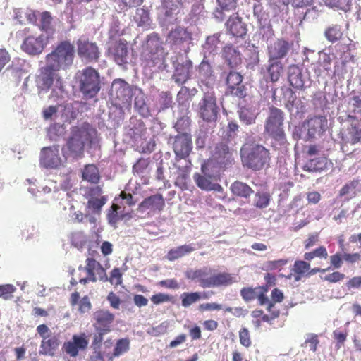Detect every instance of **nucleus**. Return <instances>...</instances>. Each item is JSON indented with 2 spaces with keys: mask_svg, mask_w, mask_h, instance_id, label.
Returning <instances> with one entry per match:
<instances>
[{
  "mask_svg": "<svg viewBox=\"0 0 361 361\" xmlns=\"http://www.w3.org/2000/svg\"><path fill=\"white\" fill-rule=\"evenodd\" d=\"M75 53L74 45L68 40H63L59 42L46 55L45 64L40 68L39 75L43 88L49 89L58 76L56 73L61 70H66L73 65Z\"/></svg>",
  "mask_w": 361,
  "mask_h": 361,
  "instance_id": "1",
  "label": "nucleus"
},
{
  "mask_svg": "<svg viewBox=\"0 0 361 361\" xmlns=\"http://www.w3.org/2000/svg\"><path fill=\"white\" fill-rule=\"evenodd\" d=\"M241 160L245 167L258 171L269 166L271 154L262 145H251L241 149Z\"/></svg>",
  "mask_w": 361,
  "mask_h": 361,
  "instance_id": "2",
  "label": "nucleus"
},
{
  "mask_svg": "<svg viewBox=\"0 0 361 361\" xmlns=\"http://www.w3.org/2000/svg\"><path fill=\"white\" fill-rule=\"evenodd\" d=\"M347 125L342 128L338 134L341 149L349 154L354 151L353 147L361 144V126L354 116H348Z\"/></svg>",
  "mask_w": 361,
  "mask_h": 361,
  "instance_id": "3",
  "label": "nucleus"
},
{
  "mask_svg": "<svg viewBox=\"0 0 361 361\" xmlns=\"http://www.w3.org/2000/svg\"><path fill=\"white\" fill-rule=\"evenodd\" d=\"M285 113L274 106L268 109V114L264 121V133L275 141L283 143L286 140L284 131Z\"/></svg>",
  "mask_w": 361,
  "mask_h": 361,
  "instance_id": "4",
  "label": "nucleus"
},
{
  "mask_svg": "<svg viewBox=\"0 0 361 361\" xmlns=\"http://www.w3.org/2000/svg\"><path fill=\"white\" fill-rule=\"evenodd\" d=\"M167 53L165 51L160 38L157 35L148 37L147 48L142 54V61L149 68L160 67L166 60Z\"/></svg>",
  "mask_w": 361,
  "mask_h": 361,
  "instance_id": "5",
  "label": "nucleus"
},
{
  "mask_svg": "<svg viewBox=\"0 0 361 361\" xmlns=\"http://www.w3.org/2000/svg\"><path fill=\"white\" fill-rule=\"evenodd\" d=\"M16 37L22 39L20 49L30 56H37L42 53L48 41L42 35L34 33L30 28H24L16 32Z\"/></svg>",
  "mask_w": 361,
  "mask_h": 361,
  "instance_id": "6",
  "label": "nucleus"
},
{
  "mask_svg": "<svg viewBox=\"0 0 361 361\" xmlns=\"http://www.w3.org/2000/svg\"><path fill=\"white\" fill-rule=\"evenodd\" d=\"M80 92L86 98H93L101 89L99 73L92 67L88 66L77 74Z\"/></svg>",
  "mask_w": 361,
  "mask_h": 361,
  "instance_id": "7",
  "label": "nucleus"
},
{
  "mask_svg": "<svg viewBox=\"0 0 361 361\" xmlns=\"http://www.w3.org/2000/svg\"><path fill=\"white\" fill-rule=\"evenodd\" d=\"M80 272H86L85 277H78L79 282L83 285L89 282H96L99 280L103 282L108 281V276L106 270L102 265L96 259L88 257L85 260V266H79Z\"/></svg>",
  "mask_w": 361,
  "mask_h": 361,
  "instance_id": "8",
  "label": "nucleus"
},
{
  "mask_svg": "<svg viewBox=\"0 0 361 361\" xmlns=\"http://www.w3.org/2000/svg\"><path fill=\"white\" fill-rule=\"evenodd\" d=\"M37 332L42 338L39 353L46 356H54L60 345L59 335L54 334L44 324L37 326Z\"/></svg>",
  "mask_w": 361,
  "mask_h": 361,
  "instance_id": "9",
  "label": "nucleus"
},
{
  "mask_svg": "<svg viewBox=\"0 0 361 361\" xmlns=\"http://www.w3.org/2000/svg\"><path fill=\"white\" fill-rule=\"evenodd\" d=\"M90 134L87 129L83 127H73L71 136L67 141V147L69 151L75 155L82 154L85 144L90 142Z\"/></svg>",
  "mask_w": 361,
  "mask_h": 361,
  "instance_id": "10",
  "label": "nucleus"
},
{
  "mask_svg": "<svg viewBox=\"0 0 361 361\" xmlns=\"http://www.w3.org/2000/svg\"><path fill=\"white\" fill-rule=\"evenodd\" d=\"M200 116L205 121L212 122L217 118L218 106L216 98L213 92H207L199 102Z\"/></svg>",
  "mask_w": 361,
  "mask_h": 361,
  "instance_id": "11",
  "label": "nucleus"
},
{
  "mask_svg": "<svg viewBox=\"0 0 361 361\" xmlns=\"http://www.w3.org/2000/svg\"><path fill=\"white\" fill-rule=\"evenodd\" d=\"M243 76L235 71H231L225 78L226 94L240 99L247 96V88L243 83Z\"/></svg>",
  "mask_w": 361,
  "mask_h": 361,
  "instance_id": "12",
  "label": "nucleus"
},
{
  "mask_svg": "<svg viewBox=\"0 0 361 361\" xmlns=\"http://www.w3.org/2000/svg\"><path fill=\"white\" fill-rule=\"evenodd\" d=\"M89 345L88 336L85 332L73 334L71 340L65 341L62 351L71 357L78 356L80 351L85 350Z\"/></svg>",
  "mask_w": 361,
  "mask_h": 361,
  "instance_id": "13",
  "label": "nucleus"
},
{
  "mask_svg": "<svg viewBox=\"0 0 361 361\" xmlns=\"http://www.w3.org/2000/svg\"><path fill=\"white\" fill-rule=\"evenodd\" d=\"M115 315L107 309L100 308L92 314V323L95 331H112Z\"/></svg>",
  "mask_w": 361,
  "mask_h": 361,
  "instance_id": "14",
  "label": "nucleus"
},
{
  "mask_svg": "<svg viewBox=\"0 0 361 361\" xmlns=\"http://www.w3.org/2000/svg\"><path fill=\"white\" fill-rule=\"evenodd\" d=\"M212 161L221 169H226L234 162L233 153L224 142L218 143L214 148Z\"/></svg>",
  "mask_w": 361,
  "mask_h": 361,
  "instance_id": "15",
  "label": "nucleus"
},
{
  "mask_svg": "<svg viewBox=\"0 0 361 361\" xmlns=\"http://www.w3.org/2000/svg\"><path fill=\"white\" fill-rule=\"evenodd\" d=\"M39 164L45 169H57L63 164L59 154V147L52 145L41 149Z\"/></svg>",
  "mask_w": 361,
  "mask_h": 361,
  "instance_id": "16",
  "label": "nucleus"
},
{
  "mask_svg": "<svg viewBox=\"0 0 361 361\" xmlns=\"http://www.w3.org/2000/svg\"><path fill=\"white\" fill-rule=\"evenodd\" d=\"M192 39V33L181 26L172 29L166 37V42L173 49H180L184 44H190Z\"/></svg>",
  "mask_w": 361,
  "mask_h": 361,
  "instance_id": "17",
  "label": "nucleus"
},
{
  "mask_svg": "<svg viewBox=\"0 0 361 361\" xmlns=\"http://www.w3.org/2000/svg\"><path fill=\"white\" fill-rule=\"evenodd\" d=\"M78 54L87 62H96L99 58L100 52L95 42L88 39H79L77 42Z\"/></svg>",
  "mask_w": 361,
  "mask_h": 361,
  "instance_id": "18",
  "label": "nucleus"
},
{
  "mask_svg": "<svg viewBox=\"0 0 361 361\" xmlns=\"http://www.w3.org/2000/svg\"><path fill=\"white\" fill-rule=\"evenodd\" d=\"M292 47V42L283 38H278L268 46V58L269 60L280 61L287 56Z\"/></svg>",
  "mask_w": 361,
  "mask_h": 361,
  "instance_id": "19",
  "label": "nucleus"
},
{
  "mask_svg": "<svg viewBox=\"0 0 361 361\" xmlns=\"http://www.w3.org/2000/svg\"><path fill=\"white\" fill-rule=\"evenodd\" d=\"M128 44L126 40L119 39L112 42L108 48V55L118 65L127 63Z\"/></svg>",
  "mask_w": 361,
  "mask_h": 361,
  "instance_id": "20",
  "label": "nucleus"
},
{
  "mask_svg": "<svg viewBox=\"0 0 361 361\" xmlns=\"http://www.w3.org/2000/svg\"><path fill=\"white\" fill-rule=\"evenodd\" d=\"M173 149L178 159H185L189 156L192 149L191 135L188 133H180L175 137Z\"/></svg>",
  "mask_w": 361,
  "mask_h": 361,
  "instance_id": "21",
  "label": "nucleus"
},
{
  "mask_svg": "<svg viewBox=\"0 0 361 361\" xmlns=\"http://www.w3.org/2000/svg\"><path fill=\"white\" fill-rule=\"evenodd\" d=\"M201 170L203 174L196 173L193 175V179L198 188L206 191L221 192L223 190L221 185L219 183H213L212 181V176L207 174V166L206 164L202 165Z\"/></svg>",
  "mask_w": 361,
  "mask_h": 361,
  "instance_id": "22",
  "label": "nucleus"
},
{
  "mask_svg": "<svg viewBox=\"0 0 361 361\" xmlns=\"http://www.w3.org/2000/svg\"><path fill=\"white\" fill-rule=\"evenodd\" d=\"M227 32L235 37L243 38L247 33L246 25L237 14L229 17L226 23Z\"/></svg>",
  "mask_w": 361,
  "mask_h": 361,
  "instance_id": "23",
  "label": "nucleus"
},
{
  "mask_svg": "<svg viewBox=\"0 0 361 361\" xmlns=\"http://www.w3.org/2000/svg\"><path fill=\"white\" fill-rule=\"evenodd\" d=\"M307 127L310 137H314L317 134L320 135L326 130L328 121L324 116H317L307 121Z\"/></svg>",
  "mask_w": 361,
  "mask_h": 361,
  "instance_id": "24",
  "label": "nucleus"
},
{
  "mask_svg": "<svg viewBox=\"0 0 361 361\" xmlns=\"http://www.w3.org/2000/svg\"><path fill=\"white\" fill-rule=\"evenodd\" d=\"M235 282V277L227 272H219L209 277L204 286L209 287L228 286Z\"/></svg>",
  "mask_w": 361,
  "mask_h": 361,
  "instance_id": "25",
  "label": "nucleus"
},
{
  "mask_svg": "<svg viewBox=\"0 0 361 361\" xmlns=\"http://www.w3.org/2000/svg\"><path fill=\"white\" fill-rule=\"evenodd\" d=\"M288 79L290 85L295 89L302 90L304 88V75L298 66L291 65L288 67Z\"/></svg>",
  "mask_w": 361,
  "mask_h": 361,
  "instance_id": "26",
  "label": "nucleus"
},
{
  "mask_svg": "<svg viewBox=\"0 0 361 361\" xmlns=\"http://www.w3.org/2000/svg\"><path fill=\"white\" fill-rule=\"evenodd\" d=\"M222 56L231 68L241 63L240 53L232 44H227L223 48Z\"/></svg>",
  "mask_w": 361,
  "mask_h": 361,
  "instance_id": "27",
  "label": "nucleus"
},
{
  "mask_svg": "<svg viewBox=\"0 0 361 361\" xmlns=\"http://www.w3.org/2000/svg\"><path fill=\"white\" fill-rule=\"evenodd\" d=\"M165 206L164 199L161 194L151 195L145 198L140 204L139 208L142 209H152L154 211L163 210Z\"/></svg>",
  "mask_w": 361,
  "mask_h": 361,
  "instance_id": "28",
  "label": "nucleus"
},
{
  "mask_svg": "<svg viewBox=\"0 0 361 361\" xmlns=\"http://www.w3.org/2000/svg\"><path fill=\"white\" fill-rule=\"evenodd\" d=\"M238 113L240 121L247 126L254 124L258 115L256 109L250 105L241 106Z\"/></svg>",
  "mask_w": 361,
  "mask_h": 361,
  "instance_id": "29",
  "label": "nucleus"
},
{
  "mask_svg": "<svg viewBox=\"0 0 361 361\" xmlns=\"http://www.w3.org/2000/svg\"><path fill=\"white\" fill-rule=\"evenodd\" d=\"M310 269V264L306 260H296L291 269V274L287 277L290 279L293 275L294 280L299 281L302 277L307 276V274Z\"/></svg>",
  "mask_w": 361,
  "mask_h": 361,
  "instance_id": "30",
  "label": "nucleus"
},
{
  "mask_svg": "<svg viewBox=\"0 0 361 361\" xmlns=\"http://www.w3.org/2000/svg\"><path fill=\"white\" fill-rule=\"evenodd\" d=\"M328 159L326 157H319L308 160L304 170L309 172H321L327 169Z\"/></svg>",
  "mask_w": 361,
  "mask_h": 361,
  "instance_id": "31",
  "label": "nucleus"
},
{
  "mask_svg": "<svg viewBox=\"0 0 361 361\" xmlns=\"http://www.w3.org/2000/svg\"><path fill=\"white\" fill-rule=\"evenodd\" d=\"M130 349V340L128 338L117 340L113 353L106 354V360L113 361L115 357H118L127 353Z\"/></svg>",
  "mask_w": 361,
  "mask_h": 361,
  "instance_id": "32",
  "label": "nucleus"
},
{
  "mask_svg": "<svg viewBox=\"0 0 361 361\" xmlns=\"http://www.w3.org/2000/svg\"><path fill=\"white\" fill-rule=\"evenodd\" d=\"M80 293L78 291H75L71 295L70 303L71 306L78 305V311L82 313L88 312L92 308V304L90 302L88 296H84L80 301Z\"/></svg>",
  "mask_w": 361,
  "mask_h": 361,
  "instance_id": "33",
  "label": "nucleus"
},
{
  "mask_svg": "<svg viewBox=\"0 0 361 361\" xmlns=\"http://www.w3.org/2000/svg\"><path fill=\"white\" fill-rule=\"evenodd\" d=\"M267 68L269 78L272 82H277L283 72V65L281 61L268 59Z\"/></svg>",
  "mask_w": 361,
  "mask_h": 361,
  "instance_id": "34",
  "label": "nucleus"
},
{
  "mask_svg": "<svg viewBox=\"0 0 361 361\" xmlns=\"http://www.w3.org/2000/svg\"><path fill=\"white\" fill-rule=\"evenodd\" d=\"M82 178L89 183L97 184L101 178L97 166L94 164L85 165L82 171Z\"/></svg>",
  "mask_w": 361,
  "mask_h": 361,
  "instance_id": "35",
  "label": "nucleus"
},
{
  "mask_svg": "<svg viewBox=\"0 0 361 361\" xmlns=\"http://www.w3.org/2000/svg\"><path fill=\"white\" fill-rule=\"evenodd\" d=\"M163 6L165 9V15L172 17L178 15L183 7V0H164Z\"/></svg>",
  "mask_w": 361,
  "mask_h": 361,
  "instance_id": "36",
  "label": "nucleus"
},
{
  "mask_svg": "<svg viewBox=\"0 0 361 361\" xmlns=\"http://www.w3.org/2000/svg\"><path fill=\"white\" fill-rule=\"evenodd\" d=\"M185 276L187 279L192 281H198L200 286L203 288H208L204 286L205 281H209L207 268L204 267L200 269H190L187 271Z\"/></svg>",
  "mask_w": 361,
  "mask_h": 361,
  "instance_id": "37",
  "label": "nucleus"
},
{
  "mask_svg": "<svg viewBox=\"0 0 361 361\" xmlns=\"http://www.w3.org/2000/svg\"><path fill=\"white\" fill-rule=\"evenodd\" d=\"M195 250L191 245H183L175 248L171 249L166 255V258L169 261L178 259Z\"/></svg>",
  "mask_w": 361,
  "mask_h": 361,
  "instance_id": "38",
  "label": "nucleus"
},
{
  "mask_svg": "<svg viewBox=\"0 0 361 361\" xmlns=\"http://www.w3.org/2000/svg\"><path fill=\"white\" fill-rule=\"evenodd\" d=\"M232 193L238 197L247 198L253 192V190L246 183L236 180L230 187Z\"/></svg>",
  "mask_w": 361,
  "mask_h": 361,
  "instance_id": "39",
  "label": "nucleus"
},
{
  "mask_svg": "<svg viewBox=\"0 0 361 361\" xmlns=\"http://www.w3.org/2000/svg\"><path fill=\"white\" fill-rule=\"evenodd\" d=\"M181 305L184 307H188L192 304L198 302L202 298L206 299V294H202L200 292H185L180 295Z\"/></svg>",
  "mask_w": 361,
  "mask_h": 361,
  "instance_id": "40",
  "label": "nucleus"
},
{
  "mask_svg": "<svg viewBox=\"0 0 361 361\" xmlns=\"http://www.w3.org/2000/svg\"><path fill=\"white\" fill-rule=\"evenodd\" d=\"M190 78V66L178 64L173 74V80L179 85L184 84Z\"/></svg>",
  "mask_w": 361,
  "mask_h": 361,
  "instance_id": "41",
  "label": "nucleus"
},
{
  "mask_svg": "<svg viewBox=\"0 0 361 361\" xmlns=\"http://www.w3.org/2000/svg\"><path fill=\"white\" fill-rule=\"evenodd\" d=\"M328 257V252L326 248L321 245L311 252H305L304 254V259L306 261H312L314 258H319L321 259H326Z\"/></svg>",
  "mask_w": 361,
  "mask_h": 361,
  "instance_id": "42",
  "label": "nucleus"
},
{
  "mask_svg": "<svg viewBox=\"0 0 361 361\" xmlns=\"http://www.w3.org/2000/svg\"><path fill=\"white\" fill-rule=\"evenodd\" d=\"M326 38L331 42L334 43L342 38L343 32L341 27L338 25H334L329 27L324 32Z\"/></svg>",
  "mask_w": 361,
  "mask_h": 361,
  "instance_id": "43",
  "label": "nucleus"
},
{
  "mask_svg": "<svg viewBox=\"0 0 361 361\" xmlns=\"http://www.w3.org/2000/svg\"><path fill=\"white\" fill-rule=\"evenodd\" d=\"M106 197L101 196L97 198H89L87 202V208L94 213L99 214L102 207L106 202Z\"/></svg>",
  "mask_w": 361,
  "mask_h": 361,
  "instance_id": "44",
  "label": "nucleus"
},
{
  "mask_svg": "<svg viewBox=\"0 0 361 361\" xmlns=\"http://www.w3.org/2000/svg\"><path fill=\"white\" fill-rule=\"evenodd\" d=\"M288 262L287 259H280L276 260H269L263 264V270L267 271H280Z\"/></svg>",
  "mask_w": 361,
  "mask_h": 361,
  "instance_id": "45",
  "label": "nucleus"
},
{
  "mask_svg": "<svg viewBox=\"0 0 361 361\" xmlns=\"http://www.w3.org/2000/svg\"><path fill=\"white\" fill-rule=\"evenodd\" d=\"M112 89L116 90L117 97H124L129 90V85L122 79H116L112 83Z\"/></svg>",
  "mask_w": 361,
  "mask_h": 361,
  "instance_id": "46",
  "label": "nucleus"
},
{
  "mask_svg": "<svg viewBox=\"0 0 361 361\" xmlns=\"http://www.w3.org/2000/svg\"><path fill=\"white\" fill-rule=\"evenodd\" d=\"M53 18L49 11H44L41 13L39 20V28L45 32L49 31L52 28Z\"/></svg>",
  "mask_w": 361,
  "mask_h": 361,
  "instance_id": "47",
  "label": "nucleus"
},
{
  "mask_svg": "<svg viewBox=\"0 0 361 361\" xmlns=\"http://www.w3.org/2000/svg\"><path fill=\"white\" fill-rule=\"evenodd\" d=\"M271 196L269 193L257 192L255 196V206L259 209L266 208L270 202Z\"/></svg>",
  "mask_w": 361,
  "mask_h": 361,
  "instance_id": "48",
  "label": "nucleus"
},
{
  "mask_svg": "<svg viewBox=\"0 0 361 361\" xmlns=\"http://www.w3.org/2000/svg\"><path fill=\"white\" fill-rule=\"evenodd\" d=\"M359 184L360 181L357 179H354L349 183H347L340 190L339 195L342 197L350 193H355Z\"/></svg>",
  "mask_w": 361,
  "mask_h": 361,
  "instance_id": "49",
  "label": "nucleus"
},
{
  "mask_svg": "<svg viewBox=\"0 0 361 361\" xmlns=\"http://www.w3.org/2000/svg\"><path fill=\"white\" fill-rule=\"evenodd\" d=\"M123 272L121 271L119 268H114L111 273H110V277H108V281H109L112 285H114L116 286H118L119 285H121L123 282Z\"/></svg>",
  "mask_w": 361,
  "mask_h": 361,
  "instance_id": "50",
  "label": "nucleus"
},
{
  "mask_svg": "<svg viewBox=\"0 0 361 361\" xmlns=\"http://www.w3.org/2000/svg\"><path fill=\"white\" fill-rule=\"evenodd\" d=\"M120 209V206L116 204H113L111 207L107 216L109 221L111 224H116L118 221L122 219L123 216L118 215V211Z\"/></svg>",
  "mask_w": 361,
  "mask_h": 361,
  "instance_id": "51",
  "label": "nucleus"
},
{
  "mask_svg": "<svg viewBox=\"0 0 361 361\" xmlns=\"http://www.w3.org/2000/svg\"><path fill=\"white\" fill-rule=\"evenodd\" d=\"M349 104L352 106L354 113L361 115V92L350 97Z\"/></svg>",
  "mask_w": 361,
  "mask_h": 361,
  "instance_id": "52",
  "label": "nucleus"
},
{
  "mask_svg": "<svg viewBox=\"0 0 361 361\" xmlns=\"http://www.w3.org/2000/svg\"><path fill=\"white\" fill-rule=\"evenodd\" d=\"M135 108L137 109L139 113L144 116H147L149 114V109L147 104L145 102L143 97H136L134 102Z\"/></svg>",
  "mask_w": 361,
  "mask_h": 361,
  "instance_id": "53",
  "label": "nucleus"
},
{
  "mask_svg": "<svg viewBox=\"0 0 361 361\" xmlns=\"http://www.w3.org/2000/svg\"><path fill=\"white\" fill-rule=\"evenodd\" d=\"M239 341L242 345L249 348L252 344L250 334L248 329L245 327L239 331Z\"/></svg>",
  "mask_w": 361,
  "mask_h": 361,
  "instance_id": "54",
  "label": "nucleus"
},
{
  "mask_svg": "<svg viewBox=\"0 0 361 361\" xmlns=\"http://www.w3.org/2000/svg\"><path fill=\"white\" fill-rule=\"evenodd\" d=\"M16 290V287L11 284L0 285V298L8 300L13 297L12 294Z\"/></svg>",
  "mask_w": 361,
  "mask_h": 361,
  "instance_id": "55",
  "label": "nucleus"
},
{
  "mask_svg": "<svg viewBox=\"0 0 361 361\" xmlns=\"http://www.w3.org/2000/svg\"><path fill=\"white\" fill-rule=\"evenodd\" d=\"M135 20L137 22L139 26H142L146 24H149V13L145 9H137Z\"/></svg>",
  "mask_w": 361,
  "mask_h": 361,
  "instance_id": "56",
  "label": "nucleus"
},
{
  "mask_svg": "<svg viewBox=\"0 0 361 361\" xmlns=\"http://www.w3.org/2000/svg\"><path fill=\"white\" fill-rule=\"evenodd\" d=\"M149 161L147 159H139L133 166V171L134 173H142L148 167Z\"/></svg>",
  "mask_w": 361,
  "mask_h": 361,
  "instance_id": "57",
  "label": "nucleus"
},
{
  "mask_svg": "<svg viewBox=\"0 0 361 361\" xmlns=\"http://www.w3.org/2000/svg\"><path fill=\"white\" fill-rule=\"evenodd\" d=\"M283 97L287 99V102L285 104L286 107L290 109L293 106L296 99L295 92L291 88H286L283 90Z\"/></svg>",
  "mask_w": 361,
  "mask_h": 361,
  "instance_id": "58",
  "label": "nucleus"
},
{
  "mask_svg": "<svg viewBox=\"0 0 361 361\" xmlns=\"http://www.w3.org/2000/svg\"><path fill=\"white\" fill-rule=\"evenodd\" d=\"M257 288H243L240 290V295L245 301H250L257 297Z\"/></svg>",
  "mask_w": 361,
  "mask_h": 361,
  "instance_id": "59",
  "label": "nucleus"
},
{
  "mask_svg": "<svg viewBox=\"0 0 361 361\" xmlns=\"http://www.w3.org/2000/svg\"><path fill=\"white\" fill-rule=\"evenodd\" d=\"M173 297L172 295L160 293L153 295L150 299L154 305H159L160 303L170 302L173 300Z\"/></svg>",
  "mask_w": 361,
  "mask_h": 361,
  "instance_id": "60",
  "label": "nucleus"
},
{
  "mask_svg": "<svg viewBox=\"0 0 361 361\" xmlns=\"http://www.w3.org/2000/svg\"><path fill=\"white\" fill-rule=\"evenodd\" d=\"M238 0H216L218 5L222 10L233 11L237 7Z\"/></svg>",
  "mask_w": 361,
  "mask_h": 361,
  "instance_id": "61",
  "label": "nucleus"
},
{
  "mask_svg": "<svg viewBox=\"0 0 361 361\" xmlns=\"http://www.w3.org/2000/svg\"><path fill=\"white\" fill-rule=\"evenodd\" d=\"M199 73L205 78H209L212 74L211 65L207 61H202L199 66Z\"/></svg>",
  "mask_w": 361,
  "mask_h": 361,
  "instance_id": "62",
  "label": "nucleus"
},
{
  "mask_svg": "<svg viewBox=\"0 0 361 361\" xmlns=\"http://www.w3.org/2000/svg\"><path fill=\"white\" fill-rule=\"evenodd\" d=\"M345 279V274L339 271H334L329 274L323 278L324 281H326L329 283H337Z\"/></svg>",
  "mask_w": 361,
  "mask_h": 361,
  "instance_id": "63",
  "label": "nucleus"
},
{
  "mask_svg": "<svg viewBox=\"0 0 361 361\" xmlns=\"http://www.w3.org/2000/svg\"><path fill=\"white\" fill-rule=\"evenodd\" d=\"M92 348V355L91 356V360L92 361H106L105 357H106V355L102 351V346H91Z\"/></svg>",
  "mask_w": 361,
  "mask_h": 361,
  "instance_id": "64",
  "label": "nucleus"
}]
</instances>
